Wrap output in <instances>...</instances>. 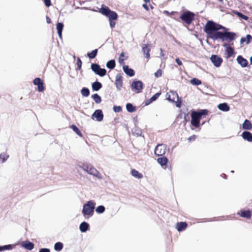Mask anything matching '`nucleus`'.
Instances as JSON below:
<instances>
[{
  "mask_svg": "<svg viewBox=\"0 0 252 252\" xmlns=\"http://www.w3.org/2000/svg\"><path fill=\"white\" fill-rule=\"evenodd\" d=\"M46 21L48 24H50L51 22V19L48 16L46 17Z\"/></svg>",
  "mask_w": 252,
  "mask_h": 252,
  "instance_id": "53",
  "label": "nucleus"
},
{
  "mask_svg": "<svg viewBox=\"0 0 252 252\" xmlns=\"http://www.w3.org/2000/svg\"><path fill=\"white\" fill-rule=\"evenodd\" d=\"M63 25L62 23H58L57 24V30L58 34L60 38H62V32L63 29Z\"/></svg>",
  "mask_w": 252,
  "mask_h": 252,
  "instance_id": "27",
  "label": "nucleus"
},
{
  "mask_svg": "<svg viewBox=\"0 0 252 252\" xmlns=\"http://www.w3.org/2000/svg\"><path fill=\"white\" fill-rule=\"evenodd\" d=\"M251 40H252V36L248 34L246 37H242L240 42L241 44H243L244 42H246L247 44H249Z\"/></svg>",
  "mask_w": 252,
  "mask_h": 252,
  "instance_id": "29",
  "label": "nucleus"
},
{
  "mask_svg": "<svg viewBox=\"0 0 252 252\" xmlns=\"http://www.w3.org/2000/svg\"><path fill=\"white\" fill-rule=\"evenodd\" d=\"M145 2H149V0H144Z\"/></svg>",
  "mask_w": 252,
  "mask_h": 252,
  "instance_id": "58",
  "label": "nucleus"
},
{
  "mask_svg": "<svg viewBox=\"0 0 252 252\" xmlns=\"http://www.w3.org/2000/svg\"><path fill=\"white\" fill-rule=\"evenodd\" d=\"M115 84L117 90L121 91L122 90L123 81V77L121 74H118L116 76Z\"/></svg>",
  "mask_w": 252,
  "mask_h": 252,
  "instance_id": "11",
  "label": "nucleus"
},
{
  "mask_svg": "<svg viewBox=\"0 0 252 252\" xmlns=\"http://www.w3.org/2000/svg\"><path fill=\"white\" fill-rule=\"evenodd\" d=\"M242 127L244 129L250 130L252 128V124L250 121L245 120L242 125Z\"/></svg>",
  "mask_w": 252,
  "mask_h": 252,
  "instance_id": "23",
  "label": "nucleus"
},
{
  "mask_svg": "<svg viewBox=\"0 0 252 252\" xmlns=\"http://www.w3.org/2000/svg\"><path fill=\"white\" fill-rule=\"evenodd\" d=\"M99 12L103 15L107 16L109 20H116L118 18L117 14L113 11H111L108 7L102 5L99 10Z\"/></svg>",
  "mask_w": 252,
  "mask_h": 252,
  "instance_id": "5",
  "label": "nucleus"
},
{
  "mask_svg": "<svg viewBox=\"0 0 252 252\" xmlns=\"http://www.w3.org/2000/svg\"><path fill=\"white\" fill-rule=\"evenodd\" d=\"M166 99L170 102H175L177 107L180 108L181 106L182 101L179 97L178 94L173 91H171L167 93L166 95Z\"/></svg>",
  "mask_w": 252,
  "mask_h": 252,
  "instance_id": "4",
  "label": "nucleus"
},
{
  "mask_svg": "<svg viewBox=\"0 0 252 252\" xmlns=\"http://www.w3.org/2000/svg\"><path fill=\"white\" fill-rule=\"evenodd\" d=\"M21 246L23 248L28 250H32L34 248V244L29 241H23L21 243Z\"/></svg>",
  "mask_w": 252,
  "mask_h": 252,
  "instance_id": "16",
  "label": "nucleus"
},
{
  "mask_svg": "<svg viewBox=\"0 0 252 252\" xmlns=\"http://www.w3.org/2000/svg\"><path fill=\"white\" fill-rule=\"evenodd\" d=\"M195 139H196V135H193L189 137V138H188V140L189 141H191L194 140Z\"/></svg>",
  "mask_w": 252,
  "mask_h": 252,
  "instance_id": "50",
  "label": "nucleus"
},
{
  "mask_svg": "<svg viewBox=\"0 0 252 252\" xmlns=\"http://www.w3.org/2000/svg\"><path fill=\"white\" fill-rule=\"evenodd\" d=\"M92 98H93L95 102L97 104L100 103L101 101L100 96L97 94H95L94 95H93Z\"/></svg>",
  "mask_w": 252,
  "mask_h": 252,
  "instance_id": "33",
  "label": "nucleus"
},
{
  "mask_svg": "<svg viewBox=\"0 0 252 252\" xmlns=\"http://www.w3.org/2000/svg\"><path fill=\"white\" fill-rule=\"evenodd\" d=\"M143 84L141 81H136L132 83L131 87L132 90L136 93H140L143 89Z\"/></svg>",
  "mask_w": 252,
  "mask_h": 252,
  "instance_id": "10",
  "label": "nucleus"
},
{
  "mask_svg": "<svg viewBox=\"0 0 252 252\" xmlns=\"http://www.w3.org/2000/svg\"><path fill=\"white\" fill-rule=\"evenodd\" d=\"M176 62L179 65H182V62L179 60V59L177 58L175 60Z\"/></svg>",
  "mask_w": 252,
  "mask_h": 252,
  "instance_id": "52",
  "label": "nucleus"
},
{
  "mask_svg": "<svg viewBox=\"0 0 252 252\" xmlns=\"http://www.w3.org/2000/svg\"><path fill=\"white\" fill-rule=\"evenodd\" d=\"M78 166L90 175L99 179L101 178L99 172L91 164L82 163L79 164Z\"/></svg>",
  "mask_w": 252,
  "mask_h": 252,
  "instance_id": "2",
  "label": "nucleus"
},
{
  "mask_svg": "<svg viewBox=\"0 0 252 252\" xmlns=\"http://www.w3.org/2000/svg\"><path fill=\"white\" fill-rule=\"evenodd\" d=\"M33 84L37 86L38 91L42 92L44 90L43 83L39 78H36L33 80Z\"/></svg>",
  "mask_w": 252,
  "mask_h": 252,
  "instance_id": "15",
  "label": "nucleus"
},
{
  "mask_svg": "<svg viewBox=\"0 0 252 252\" xmlns=\"http://www.w3.org/2000/svg\"><path fill=\"white\" fill-rule=\"evenodd\" d=\"M187 227V224L185 222H178L176 224V228L179 231L185 230Z\"/></svg>",
  "mask_w": 252,
  "mask_h": 252,
  "instance_id": "21",
  "label": "nucleus"
},
{
  "mask_svg": "<svg viewBox=\"0 0 252 252\" xmlns=\"http://www.w3.org/2000/svg\"><path fill=\"white\" fill-rule=\"evenodd\" d=\"M210 60L214 65L217 67L220 66L221 63L222 62V59L220 57L215 55H212L210 58Z\"/></svg>",
  "mask_w": 252,
  "mask_h": 252,
  "instance_id": "12",
  "label": "nucleus"
},
{
  "mask_svg": "<svg viewBox=\"0 0 252 252\" xmlns=\"http://www.w3.org/2000/svg\"><path fill=\"white\" fill-rule=\"evenodd\" d=\"M82 95L85 97H87L89 95L90 91L87 88H83L81 91Z\"/></svg>",
  "mask_w": 252,
  "mask_h": 252,
  "instance_id": "35",
  "label": "nucleus"
},
{
  "mask_svg": "<svg viewBox=\"0 0 252 252\" xmlns=\"http://www.w3.org/2000/svg\"><path fill=\"white\" fill-rule=\"evenodd\" d=\"M63 248V245L61 242H57L55 244L54 249L57 251H61Z\"/></svg>",
  "mask_w": 252,
  "mask_h": 252,
  "instance_id": "34",
  "label": "nucleus"
},
{
  "mask_svg": "<svg viewBox=\"0 0 252 252\" xmlns=\"http://www.w3.org/2000/svg\"><path fill=\"white\" fill-rule=\"evenodd\" d=\"M9 156L6 153H2L0 155V161L2 163L4 162L8 158Z\"/></svg>",
  "mask_w": 252,
  "mask_h": 252,
  "instance_id": "36",
  "label": "nucleus"
},
{
  "mask_svg": "<svg viewBox=\"0 0 252 252\" xmlns=\"http://www.w3.org/2000/svg\"><path fill=\"white\" fill-rule=\"evenodd\" d=\"M102 87L101 84L98 82H95L92 84V88L95 91H98Z\"/></svg>",
  "mask_w": 252,
  "mask_h": 252,
  "instance_id": "30",
  "label": "nucleus"
},
{
  "mask_svg": "<svg viewBox=\"0 0 252 252\" xmlns=\"http://www.w3.org/2000/svg\"><path fill=\"white\" fill-rule=\"evenodd\" d=\"M242 136L243 138L249 142H252V133L249 131H244L242 133Z\"/></svg>",
  "mask_w": 252,
  "mask_h": 252,
  "instance_id": "20",
  "label": "nucleus"
},
{
  "mask_svg": "<svg viewBox=\"0 0 252 252\" xmlns=\"http://www.w3.org/2000/svg\"><path fill=\"white\" fill-rule=\"evenodd\" d=\"M127 58V56H126L125 55V54L124 53H122L121 54H120V58H119V63L121 64H124V61L125 60H126V59Z\"/></svg>",
  "mask_w": 252,
  "mask_h": 252,
  "instance_id": "32",
  "label": "nucleus"
},
{
  "mask_svg": "<svg viewBox=\"0 0 252 252\" xmlns=\"http://www.w3.org/2000/svg\"><path fill=\"white\" fill-rule=\"evenodd\" d=\"M126 108L129 112H133L135 111V108L130 103H127L126 105Z\"/></svg>",
  "mask_w": 252,
  "mask_h": 252,
  "instance_id": "41",
  "label": "nucleus"
},
{
  "mask_svg": "<svg viewBox=\"0 0 252 252\" xmlns=\"http://www.w3.org/2000/svg\"><path fill=\"white\" fill-rule=\"evenodd\" d=\"M89 227V225L88 223L86 222H83L80 224L79 228L82 232H85L88 229Z\"/></svg>",
  "mask_w": 252,
  "mask_h": 252,
  "instance_id": "26",
  "label": "nucleus"
},
{
  "mask_svg": "<svg viewBox=\"0 0 252 252\" xmlns=\"http://www.w3.org/2000/svg\"><path fill=\"white\" fill-rule=\"evenodd\" d=\"M39 252H50L49 249L43 248L39 250Z\"/></svg>",
  "mask_w": 252,
  "mask_h": 252,
  "instance_id": "51",
  "label": "nucleus"
},
{
  "mask_svg": "<svg viewBox=\"0 0 252 252\" xmlns=\"http://www.w3.org/2000/svg\"><path fill=\"white\" fill-rule=\"evenodd\" d=\"M14 246L12 245H4L3 246H0V252L4 251L5 250H12Z\"/></svg>",
  "mask_w": 252,
  "mask_h": 252,
  "instance_id": "31",
  "label": "nucleus"
},
{
  "mask_svg": "<svg viewBox=\"0 0 252 252\" xmlns=\"http://www.w3.org/2000/svg\"><path fill=\"white\" fill-rule=\"evenodd\" d=\"M190 82L193 85H199L201 84V81L197 78H193L190 80Z\"/></svg>",
  "mask_w": 252,
  "mask_h": 252,
  "instance_id": "40",
  "label": "nucleus"
},
{
  "mask_svg": "<svg viewBox=\"0 0 252 252\" xmlns=\"http://www.w3.org/2000/svg\"><path fill=\"white\" fill-rule=\"evenodd\" d=\"M71 128L72 129V130L77 134L79 136H80V137H82V134L81 133V132H80V131L79 130V129H78V128L75 125H71Z\"/></svg>",
  "mask_w": 252,
  "mask_h": 252,
  "instance_id": "38",
  "label": "nucleus"
},
{
  "mask_svg": "<svg viewBox=\"0 0 252 252\" xmlns=\"http://www.w3.org/2000/svg\"><path fill=\"white\" fill-rule=\"evenodd\" d=\"M95 203L93 201H89L84 204L82 209V214L86 218L92 217L94 214Z\"/></svg>",
  "mask_w": 252,
  "mask_h": 252,
  "instance_id": "3",
  "label": "nucleus"
},
{
  "mask_svg": "<svg viewBox=\"0 0 252 252\" xmlns=\"http://www.w3.org/2000/svg\"><path fill=\"white\" fill-rule=\"evenodd\" d=\"M77 64L78 68L79 69H80L81 67V64H82V62L80 59H78L77 60Z\"/></svg>",
  "mask_w": 252,
  "mask_h": 252,
  "instance_id": "48",
  "label": "nucleus"
},
{
  "mask_svg": "<svg viewBox=\"0 0 252 252\" xmlns=\"http://www.w3.org/2000/svg\"><path fill=\"white\" fill-rule=\"evenodd\" d=\"M143 7L145 9H146L147 10H148V6L146 4H143Z\"/></svg>",
  "mask_w": 252,
  "mask_h": 252,
  "instance_id": "55",
  "label": "nucleus"
},
{
  "mask_svg": "<svg viewBox=\"0 0 252 252\" xmlns=\"http://www.w3.org/2000/svg\"><path fill=\"white\" fill-rule=\"evenodd\" d=\"M160 95V93H158L153 95L149 100V103H151L153 101L156 100Z\"/></svg>",
  "mask_w": 252,
  "mask_h": 252,
  "instance_id": "43",
  "label": "nucleus"
},
{
  "mask_svg": "<svg viewBox=\"0 0 252 252\" xmlns=\"http://www.w3.org/2000/svg\"><path fill=\"white\" fill-rule=\"evenodd\" d=\"M91 69L95 74L101 77H103L106 75V70L104 68H101L99 65L97 64H92Z\"/></svg>",
  "mask_w": 252,
  "mask_h": 252,
  "instance_id": "8",
  "label": "nucleus"
},
{
  "mask_svg": "<svg viewBox=\"0 0 252 252\" xmlns=\"http://www.w3.org/2000/svg\"><path fill=\"white\" fill-rule=\"evenodd\" d=\"M113 110L115 112H120L122 111V108L120 106H114L113 107Z\"/></svg>",
  "mask_w": 252,
  "mask_h": 252,
  "instance_id": "45",
  "label": "nucleus"
},
{
  "mask_svg": "<svg viewBox=\"0 0 252 252\" xmlns=\"http://www.w3.org/2000/svg\"><path fill=\"white\" fill-rule=\"evenodd\" d=\"M164 13H165V14H167V15H170V14H173L174 12H172V13H169L168 11H164Z\"/></svg>",
  "mask_w": 252,
  "mask_h": 252,
  "instance_id": "54",
  "label": "nucleus"
},
{
  "mask_svg": "<svg viewBox=\"0 0 252 252\" xmlns=\"http://www.w3.org/2000/svg\"><path fill=\"white\" fill-rule=\"evenodd\" d=\"M150 48L149 47V45L148 44H144L142 46V52L144 55H145V57L149 59L150 58Z\"/></svg>",
  "mask_w": 252,
  "mask_h": 252,
  "instance_id": "18",
  "label": "nucleus"
},
{
  "mask_svg": "<svg viewBox=\"0 0 252 252\" xmlns=\"http://www.w3.org/2000/svg\"><path fill=\"white\" fill-rule=\"evenodd\" d=\"M45 4L46 6H49L51 5L50 0H44Z\"/></svg>",
  "mask_w": 252,
  "mask_h": 252,
  "instance_id": "49",
  "label": "nucleus"
},
{
  "mask_svg": "<svg viewBox=\"0 0 252 252\" xmlns=\"http://www.w3.org/2000/svg\"><path fill=\"white\" fill-rule=\"evenodd\" d=\"M167 146L165 144H160L158 145L155 149V154L157 156H161L165 154Z\"/></svg>",
  "mask_w": 252,
  "mask_h": 252,
  "instance_id": "9",
  "label": "nucleus"
},
{
  "mask_svg": "<svg viewBox=\"0 0 252 252\" xmlns=\"http://www.w3.org/2000/svg\"><path fill=\"white\" fill-rule=\"evenodd\" d=\"M236 14L239 17H241V18H243V19H245V20L248 19V17L242 14V13H241L240 12H237Z\"/></svg>",
  "mask_w": 252,
  "mask_h": 252,
  "instance_id": "46",
  "label": "nucleus"
},
{
  "mask_svg": "<svg viewBox=\"0 0 252 252\" xmlns=\"http://www.w3.org/2000/svg\"><path fill=\"white\" fill-rule=\"evenodd\" d=\"M158 162L161 166H164L167 164L168 162V159L166 157H163L162 158H158Z\"/></svg>",
  "mask_w": 252,
  "mask_h": 252,
  "instance_id": "28",
  "label": "nucleus"
},
{
  "mask_svg": "<svg viewBox=\"0 0 252 252\" xmlns=\"http://www.w3.org/2000/svg\"><path fill=\"white\" fill-rule=\"evenodd\" d=\"M131 174L132 176L135 178L141 179L143 178V175L135 169H132L131 171Z\"/></svg>",
  "mask_w": 252,
  "mask_h": 252,
  "instance_id": "25",
  "label": "nucleus"
},
{
  "mask_svg": "<svg viewBox=\"0 0 252 252\" xmlns=\"http://www.w3.org/2000/svg\"><path fill=\"white\" fill-rule=\"evenodd\" d=\"M97 53V50L95 49V50H93L92 52L88 53L87 54V55L89 57V58H90V59H94L96 56Z\"/></svg>",
  "mask_w": 252,
  "mask_h": 252,
  "instance_id": "39",
  "label": "nucleus"
},
{
  "mask_svg": "<svg viewBox=\"0 0 252 252\" xmlns=\"http://www.w3.org/2000/svg\"><path fill=\"white\" fill-rule=\"evenodd\" d=\"M250 62L252 64V56L250 58Z\"/></svg>",
  "mask_w": 252,
  "mask_h": 252,
  "instance_id": "57",
  "label": "nucleus"
},
{
  "mask_svg": "<svg viewBox=\"0 0 252 252\" xmlns=\"http://www.w3.org/2000/svg\"><path fill=\"white\" fill-rule=\"evenodd\" d=\"M205 110H203L202 112H193L191 115L192 125L196 127H198L201 116L205 115Z\"/></svg>",
  "mask_w": 252,
  "mask_h": 252,
  "instance_id": "6",
  "label": "nucleus"
},
{
  "mask_svg": "<svg viewBox=\"0 0 252 252\" xmlns=\"http://www.w3.org/2000/svg\"><path fill=\"white\" fill-rule=\"evenodd\" d=\"M113 20H109L110 26L112 28H113L116 25V23Z\"/></svg>",
  "mask_w": 252,
  "mask_h": 252,
  "instance_id": "47",
  "label": "nucleus"
},
{
  "mask_svg": "<svg viewBox=\"0 0 252 252\" xmlns=\"http://www.w3.org/2000/svg\"><path fill=\"white\" fill-rule=\"evenodd\" d=\"M106 66L110 69H113L115 66V62L114 60H110L106 63Z\"/></svg>",
  "mask_w": 252,
  "mask_h": 252,
  "instance_id": "37",
  "label": "nucleus"
},
{
  "mask_svg": "<svg viewBox=\"0 0 252 252\" xmlns=\"http://www.w3.org/2000/svg\"><path fill=\"white\" fill-rule=\"evenodd\" d=\"M218 108L221 111L227 112L230 108L229 106L226 103H220L218 106Z\"/></svg>",
  "mask_w": 252,
  "mask_h": 252,
  "instance_id": "24",
  "label": "nucleus"
},
{
  "mask_svg": "<svg viewBox=\"0 0 252 252\" xmlns=\"http://www.w3.org/2000/svg\"><path fill=\"white\" fill-rule=\"evenodd\" d=\"M162 70L160 69H158L154 74L155 76L157 78H158L162 75Z\"/></svg>",
  "mask_w": 252,
  "mask_h": 252,
  "instance_id": "44",
  "label": "nucleus"
},
{
  "mask_svg": "<svg viewBox=\"0 0 252 252\" xmlns=\"http://www.w3.org/2000/svg\"><path fill=\"white\" fill-rule=\"evenodd\" d=\"M123 70L124 72L128 76L132 77L134 75V71L131 68H129L127 65H123Z\"/></svg>",
  "mask_w": 252,
  "mask_h": 252,
  "instance_id": "19",
  "label": "nucleus"
},
{
  "mask_svg": "<svg viewBox=\"0 0 252 252\" xmlns=\"http://www.w3.org/2000/svg\"><path fill=\"white\" fill-rule=\"evenodd\" d=\"M105 207L102 205H100L96 207L95 211L98 214L103 213L105 211Z\"/></svg>",
  "mask_w": 252,
  "mask_h": 252,
  "instance_id": "42",
  "label": "nucleus"
},
{
  "mask_svg": "<svg viewBox=\"0 0 252 252\" xmlns=\"http://www.w3.org/2000/svg\"><path fill=\"white\" fill-rule=\"evenodd\" d=\"M160 51H161V56H164V54H163L162 53V50L161 49H160Z\"/></svg>",
  "mask_w": 252,
  "mask_h": 252,
  "instance_id": "56",
  "label": "nucleus"
},
{
  "mask_svg": "<svg viewBox=\"0 0 252 252\" xmlns=\"http://www.w3.org/2000/svg\"><path fill=\"white\" fill-rule=\"evenodd\" d=\"M243 218L249 219L251 217L252 213L250 210L241 211L238 213Z\"/></svg>",
  "mask_w": 252,
  "mask_h": 252,
  "instance_id": "22",
  "label": "nucleus"
},
{
  "mask_svg": "<svg viewBox=\"0 0 252 252\" xmlns=\"http://www.w3.org/2000/svg\"><path fill=\"white\" fill-rule=\"evenodd\" d=\"M103 115L101 110H96L92 115V118L93 119H95L97 121H101L103 119Z\"/></svg>",
  "mask_w": 252,
  "mask_h": 252,
  "instance_id": "13",
  "label": "nucleus"
},
{
  "mask_svg": "<svg viewBox=\"0 0 252 252\" xmlns=\"http://www.w3.org/2000/svg\"><path fill=\"white\" fill-rule=\"evenodd\" d=\"M237 61L243 67H246L248 63L247 60L243 58L241 56H238Z\"/></svg>",
  "mask_w": 252,
  "mask_h": 252,
  "instance_id": "17",
  "label": "nucleus"
},
{
  "mask_svg": "<svg viewBox=\"0 0 252 252\" xmlns=\"http://www.w3.org/2000/svg\"><path fill=\"white\" fill-rule=\"evenodd\" d=\"M223 46L225 48V52L226 54V58L228 59L232 56L234 53L233 49L226 43L224 44Z\"/></svg>",
  "mask_w": 252,
  "mask_h": 252,
  "instance_id": "14",
  "label": "nucleus"
},
{
  "mask_svg": "<svg viewBox=\"0 0 252 252\" xmlns=\"http://www.w3.org/2000/svg\"><path fill=\"white\" fill-rule=\"evenodd\" d=\"M224 28L213 21H208L205 25L204 31L207 34V36L213 40L220 39L222 40H233L235 33L231 32H220L218 31L223 29Z\"/></svg>",
  "mask_w": 252,
  "mask_h": 252,
  "instance_id": "1",
  "label": "nucleus"
},
{
  "mask_svg": "<svg viewBox=\"0 0 252 252\" xmlns=\"http://www.w3.org/2000/svg\"><path fill=\"white\" fill-rule=\"evenodd\" d=\"M194 17V13L189 11H186L181 15L180 18L186 24L189 25L192 21Z\"/></svg>",
  "mask_w": 252,
  "mask_h": 252,
  "instance_id": "7",
  "label": "nucleus"
}]
</instances>
